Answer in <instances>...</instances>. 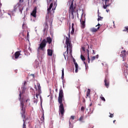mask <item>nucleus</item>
Masks as SVG:
<instances>
[{
	"instance_id": "f257e3e1",
	"label": "nucleus",
	"mask_w": 128,
	"mask_h": 128,
	"mask_svg": "<svg viewBox=\"0 0 128 128\" xmlns=\"http://www.w3.org/2000/svg\"><path fill=\"white\" fill-rule=\"evenodd\" d=\"M62 100H64V90H62V89L61 88L60 89L58 102L60 104L59 106V111L62 116H64V107Z\"/></svg>"
},
{
	"instance_id": "f03ea898",
	"label": "nucleus",
	"mask_w": 128,
	"mask_h": 128,
	"mask_svg": "<svg viewBox=\"0 0 128 128\" xmlns=\"http://www.w3.org/2000/svg\"><path fill=\"white\" fill-rule=\"evenodd\" d=\"M52 42V40L50 37H47L46 40V39L43 40L38 48V52L39 50H42L44 52V48L46 46V43L48 42L49 44H50Z\"/></svg>"
},
{
	"instance_id": "7ed1b4c3",
	"label": "nucleus",
	"mask_w": 128,
	"mask_h": 128,
	"mask_svg": "<svg viewBox=\"0 0 128 128\" xmlns=\"http://www.w3.org/2000/svg\"><path fill=\"white\" fill-rule=\"evenodd\" d=\"M78 10L76 8V6L74 5V0H72L69 7V14H71L72 20L74 18V14H76V12L78 14Z\"/></svg>"
},
{
	"instance_id": "20e7f679",
	"label": "nucleus",
	"mask_w": 128,
	"mask_h": 128,
	"mask_svg": "<svg viewBox=\"0 0 128 128\" xmlns=\"http://www.w3.org/2000/svg\"><path fill=\"white\" fill-rule=\"evenodd\" d=\"M28 102H30V100L27 99L25 102L22 101L20 102L21 114L23 118H26V108Z\"/></svg>"
},
{
	"instance_id": "39448f33",
	"label": "nucleus",
	"mask_w": 128,
	"mask_h": 128,
	"mask_svg": "<svg viewBox=\"0 0 128 128\" xmlns=\"http://www.w3.org/2000/svg\"><path fill=\"white\" fill-rule=\"evenodd\" d=\"M71 42L70 40V38L68 37H66V50L64 52H67V54H68V48H69V50L70 52H72V46Z\"/></svg>"
},
{
	"instance_id": "423d86ee",
	"label": "nucleus",
	"mask_w": 128,
	"mask_h": 128,
	"mask_svg": "<svg viewBox=\"0 0 128 128\" xmlns=\"http://www.w3.org/2000/svg\"><path fill=\"white\" fill-rule=\"evenodd\" d=\"M37 86L38 88V92H36V98H38V96L42 94V87L40 86V83H37Z\"/></svg>"
},
{
	"instance_id": "0eeeda50",
	"label": "nucleus",
	"mask_w": 128,
	"mask_h": 128,
	"mask_svg": "<svg viewBox=\"0 0 128 128\" xmlns=\"http://www.w3.org/2000/svg\"><path fill=\"white\" fill-rule=\"evenodd\" d=\"M100 26H101L100 24H98V25L96 26H96H98L97 28H92L90 29V32H98V30H100Z\"/></svg>"
},
{
	"instance_id": "6e6552de",
	"label": "nucleus",
	"mask_w": 128,
	"mask_h": 128,
	"mask_svg": "<svg viewBox=\"0 0 128 128\" xmlns=\"http://www.w3.org/2000/svg\"><path fill=\"white\" fill-rule=\"evenodd\" d=\"M114 0H110L111 2H113ZM102 2H104L105 4H103V8L106 10L108 6H110V4H108V2H110V0H102Z\"/></svg>"
},
{
	"instance_id": "1a4fd4ad",
	"label": "nucleus",
	"mask_w": 128,
	"mask_h": 128,
	"mask_svg": "<svg viewBox=\"0 0 128 128\" xmlns=\"http://www.w3.org/2000/svg\"><path fill=\"white\" fill-rule=\"evenodd\" d=\"M31 16H34V18H36V7L34 8L32 12L31 13Z\"/></svg>"
},
{
	"instance_id": "9d476101",
	"label": "nucleus",
	"mask_w": 128,
	"mask_h": 128,
	"mask_svg": "<svg viewBox=\"0 0 128 128\" xmlns=\"http://www.w3.org/2000/svg\"><path fill=\"white\" fill-rule=\"evenodd\" d=\"M22 51H18L16 52L14 54V58L15 60H18V57L20 56V52Z\"/></svg>"
},
{
	"instance_id": "9b49d317",
	"label": "nucleus",
	"mask_w": 128,
	"mask_h": 128,
	"mask_svg": "<svg viewBox=\"0 0 128 128\" xmlns=\"http://www.w3.org/2000/svg\"><path fill=\"white\" fill-rule=\"evenodd\" d=\"M81 24V28L84 29L86 28V20H80Z\"/></svg>"
},
{
	"instance_id": "f8f14e48",
	"label": "nucleus",
	"mask_w": 128,
	"mask_h": 128,
	"mask_svg": "<svg viewBox=\"0 0 128 128\" xmlns=\"http://www.w3.org/2000/svg\"><path fill=\"white\" fill-rule=\"evenodd\" d=\"M104 82L106 88H108V86H110V80L106 78Z\"/></svg>"
},
{
	"instance_id": "ddd939ff",
	"label": "nucleus",
	"mask_w": 128,
	"mask_h": 128,
	"mask_svg": "<svg viewBox=\"0 0 128 128\" xmlns=\"http://www.w3.org/2000/svg\"><path fill=\"white\" fill-rule=\"evenodd\" d=\"M52 2L50 3L49 8H48V14H50V10L52 8Z\"/></svg>"
},
{
	"instance_id": "4468645a",
	"label": "nucleus",
	"mask_w": 128,
	"mask_h": 128,
	"mask_svg": "<svg viewBox=\"0 0 128 128\" xmlns=\"http://www.w3.org/2000/svg\"><path fill=\"white\" fill-rule=\"evenodd\" d=\"M20 6H20L19 4H16V5L14 6L13 11L16 12V10H18V8H20Z\"/></svg>"
},
{
	"instance_id": "2eb2a0df",
	"label": "nucleus",
	"mask_w": 128,
	"mask_h": 128,
	"mask_svg": "<svg viewBox=\"0 0 128 128\" xmlns=\"http://www.w3.org/2000/svg\"><path fill=\"white\" fill-rule=\"evenodd\" d=\"M48 16H46V22H45V28H48Z\"/></svg>"
},
{
	"instance_id": "dca6fc26",
	"label": "nucleus",
	"mask_w": 128,
	"mask_h": 128,
	"mask_svg": "<svg viewBox=\"0 0 128 128\" xmlns=\"http://www.w3.org/2000/svg\"><path fill=\"white\" fill-rule=\"evenodd\" d=\"M48 54L50 56H52V50L48 49Z\"/></svg>"
},
{
	"instance_id": "f3484780",
	"label": "nucleus",
	"mask_w": 128,
	"mask_h": 128,
	"mask_svg": "<svg viewBox=\"0 0 128 128\" xmlns=\"http://www.w3.org/2000/svg\"><path fill=\"white\" fill-rule=\"evenodd\" d=\"M75 66V72H78V63H75L74 64Z\"/></svg>"
},
{
	"instance_id": "a211bd4d",
	"label": "nucleus",
	"mask_w": 128,
	"mask_h": 128,
	"mask_svg": "<svg viewBox=\"0 0 128 128\" xmlns=\"http://www.w3.org/2000/svg\"><path fill=\"white\" fill-rule=\"evenodd\" d=\"M86 96L88 98L90 97V89H88Z\"/></svg>"
},
{
	"instance_id": "6ab92c4d",
	"label": "nucleus",
	"mask_w": 128,
	"mask_h": 128,
	"mask_svg": "<svg viewBox=\"0 0 128 128\" xmlns=\"http://www.w3.org/2000/svg\"><path fill=\"white\" fill-rule=\"evenodd\" d=\"M40 120H42V122H44V113L42 114V116L40 118Z\"/></svg>"
},
{
	"instance_id": "aec40b11",
	"label": "nucleus",
	"mask_w": 128,
	"mask_h": 128,
	"mask_svg": "<svg viewBox=\"0 0 128 128\" xmlns=\"http://www.w3.org/2000/svg\"><path fill=\"white\" fill-rule=\"evenodd\" d=\"M86 50L88 54V62L90 64V50L88 49Z\"/></svg>"
},
{
	"instance_id": "412c9836",
	"label": "nucleus",
	"mask_w": 128,
	"mask_h": 128,
	"mask_svg": "<svg viewBox=\"0 0 128 128\" xmlns=\"http://www.w3.org/2000/svg\"><path fill=\"white\" fill-rule=\"evenodd\" d=\"M124 74L126 76H126H128V70H124Z\"/></svg>"
},
{
	"instance_id": "4be33fe9",
	"label": "nucleus",
	"mask_w": 128,
	"mask_h": 128,
	"mask_svg": "<svg viewBox=\"0 0 128 128\" xmlns=\"http://www.w3.org/2000/svg\"><path fill=\"white\" fill-rule=\"evenodd\" d=\"M24 0H20L19 2H18V4H19V6H22V3L24 2Z\"/></svg>"
},
{
	"instance_id": "5701e85b",
	"label": "nucleus",
	"mask_w": 128,
	"mask_h": 128,
	"mask_svg": "<svg viewBox=\"0 0 128 128\" xmlns=\"http://www.w3.org/2000/svg\"><path fill=\"white\" fill-rule=\"evenodd\" d=\"M102 18H104L100 16L98 14V22H100V20H102Z\"/></svg>"
},
{
	"instance_id": "b1692460",
	"label": "nucleus",
	"mask_w": 128,
	"mask_h": 128,
	"mask_svg": "<svg viewBox=\"0 0 128 128\" xmlns=\"http://www.w3.org/2000/svg\"><path fill=\"white\" fill-rule=\"evenodd\" d=\"M80 58L82 60L83 62H84V60H86V58H84V56L81 55L80 56Z\"/></svg>"
},
{
	"instance_id": "393cba45",
	"label": "nucleus",
	"mask_w": 128,
	"mask_h": 128,
	"mask_svg": "<svg viewBox=\"0 0 128 128\" xmlns=\"http://www.w3.org/2000/svg\"><path fill=\"white\" fill-rule=\"evenodd\" d=\"M64 69H62V80H64Z\"/></svg>"
},
{
	"instance_id": "a878e982",
	"label": "nucleus",
	"mask_w": 128,
	"mask_h": 128,
	"mask_svg": "<svg viewBox=\"0 0 128 128\" xmlns=\"http://www.w3.org/2000/svg\"><path fill=\"white\" fill-rule=\"evenodd\" d=\"M69 128H74V125H72V123L70 122V121H69Z\"/></svg>"
},
{
	"instance_id": "bb28decb",
	"label": "nucleus",
	"mask_w": 128,
	"mask_h": 128,
	"mask_svg": "<svg viewBox=\"0 0 128 128\" xmlns=\"http://www.w3.org/2000/svg\"><path fill=\"white\" fill-rule=\"evenodd\" d=\"M96 56H92V58H91V60H91V62H94V60H96Z\"/></svg>"
},
{
	"instance_id": "cd10ccee",
	"label": "nucleus",
	"mask_w": 128,
	"mask_h": 128,
	"mask_svg": "<svg viewBox=\"0 0 128 128\" xmlns=\"http://www.w3.org/2000/svg\"><path fill=\"white\" fill-rule=\"evenodd\" d=\"M123 32H128V26L124 27V29L123 30Z\"/></svg>"
},
{
	"instance_id": "c85d7f7f",
	"label": "nucleus",
	"mask_w": 128,
	"mask_h": 128,
	"mask_svg": "<svg viewBox=\"0 0 128 128\" xmlns=\"http://www.w3.org/2000/svg\"><path fill=\"white\" fill-rule=\"evenodd\" d=\"M100 98L102 100H103V102H106V99L104 98V96H100Z\"/></svg>"
},
{
	"instance_id": "c756f323",
	"label": "nucleus",
	"mask_w": 128,
	"mask_h": 128,
	"mask_svg": "<svg viewBox=\"0 0 128 128\" xmlns=\"http://www.w3.org/2000/svg\"><path fill=\"white\" fill-rule=\"evenodd\" d=\"M24 123H23V128H26V121H24V120H23Z\"/></svg>"
},
{
	"instance_id": "7c9ffc66",
	"label": "nucleus",
	"mask_w": 128,
	"mask_h": 128,
	"mask_svg": "<svg viewBox=\"0 0 128 128\" xmlns=\"http://www.w3.org/2000/svg\"><path fill=\"white\" fill-rule=\"evenodd\" d=\"M22 92H26V87H22Z\"/></svg>"
},
{
	"instance_id": "2f4dec72",
	"label": "nucleus",
	"mask_w": 128,
	"mask_h": 128,
	"mask_svg": "<svg viewBox=\"0 0 128 128\" xmlns=\"http://www.w3.org/2000/svg\"><path fill=\"white\" fill-rule=\"evenodd\" d=\"M74 28L72 29V30L70 32V34H74Z\"/></svg>"
},
{
	"instance_id": "473e14b6",
	"label": "nucleus",
	"mask_w": 128,
	"mask_h": 128,
	"mask_svg": "<svg viewBox=\"0 0 128 128\" xmlns=\"http://www.w3.org/2000/svg\"><path fill=\"white\" fill-rule=\"evenodd\" d=\"M19 96H20V98H19V100H22V94L20 92V94H19Z\"/></svg>"
},
{
	"instance_id": "72a5a7b5",
	"label": "nucleus",
	"mask_w": 128,
	"mask_h": 128,
	"mask_svg": "<svg viewBox=\"0 0 128 128\" xmlns=\"http://www.w3.org/2000/svg\"><path fill=\"white\" fill-rule=\"evenodd\" d=\"M83 118H84V117H83L82 116H81L80 118H79V120H80V122H82V120H83Z\"/></svg>"
},
{
	"instance_id": "f704fd0d",
	"label": "nucleus",
	"mask_w": 128,
	"mask_h": 128,
	"mask_svg": "<svg viewBox=\"0 0 128 128\" xmlns=\"http://www.w3.org/2000/svg\"><path fill=\"white\" fill-rule=\"evenodd\" d=\"M49 22H50V24H52V19H50L49 20Z\"/></svg>"
},
{
	"instance_id": "c9c22d12",
	"label": "nucleus",
	"mask_w": 128,
	"mask_h": 128,
	"mask_svg": "<svg viewBox=\"0 0 128 128\" xmlns=\"http://www.w3.org/2000/svg\"><path fill=\"white\" fill-rule=\"evenodd\" d=\"M81 111H82V112H84V106H82L81 108Z\"/></svg>"
},
{
	"instance_id": "e433bc0d",
	"label": "nucleus",
	"mask_w": 128,
	"mask_h": 128,
	"mask_svg": "<svg viewBox=\"0 0 128 128\" xmlns=\"http://www.w3.org/2000/svg\"><path fill=\"white\" fill-rule=\"evenodd\" d=\"M110 116H109L110 118H114V114H112L110 113Z\"/></svg>"
},
{
	"instance_id": "4c0bfd02",
	"label": "nucleus",
	"mask_w": 128,
	"mask_h": 128,
	"mask_svg": "<svg viewBox=\"0 0 128 128\" xmlns=\"http://www.w3.org/2000/svg\"><path fill=\"white\" fill-rule=\"evenodd\" d=\"M26 84V82L24 81V82L23 87H25Z\"/></svg>"
},
{
	"instance_id": "58836bf2",
	"label": "nucleus",
	"mask_w": 128,
	"mask_h": 128,
	"mask_svg": "<svg viewBox=\"0 0 128 128\" xmlns=\"http://www.w3.org/2000/svg\"><path fill=\"white\" fill-rule=\"evenodd\" d=\"M82 49L83 52H86V48H84V47H82Z\"/></svg>"
},
{
	"instance_id": "ea45409f",
	"label": "nucleus",
	"mask_w": 128,
	"mask_h": 128,
	"mask_svg": "<svg viewBox=\"0 0 128 128\" xmlns=\"http://www.w3.org/2000/svg\"><path fill=\"white\" fill-rule=\"evenodd\" d=\"M74 118H76V116H70L71 120H74Z\"/></svg>"
},
{
	"instance_id": "a19ab883",
	"label": "nucleus",
	"mask_w": 128,
	"mask_h": 128,
	"mask_svg": "<svg viewBox=\"0 0 128 128\" xmlns=\"http://www.w3.org/2000/svg\"><path fill=\"white\" fill-rule=\"evenodd\" d=\"M34 88H35V90H37L38 92V88H36V85L34 86Z\"/></svg>"
},
{
	"instance_id": "79ce46f5",
	"label": "nucleus",
	"mask_w": 128,
	"mask_h": 128,
	"mask_svg": "<svg viewBox=\"0 0 128 128\" xmlns=\"http://www.w3.org/2000/svg\"><path fill=\"white\" fill-rule=\"evenodd\" d=\"M74 24L72 23V28H74Z\"/></svg>"
},
{
	"instance_id": "37998d69",
	"label": "nucleus",
	"mask_w": 128,
	"mask_h": 128,
	"mask_svg": "<svg viewBox=\"0 0 128 128\" xmlns=\"http://www.w3.org/2000/svg\"><path fill=\"white\" fill-rule=\"evenodd\" d=\"M52 0H49V2H48V4L49 2V4H52Z\"/></svg>"
},
{
	"instance_id": "c03bdc74",
	"label": "nucleus",
	"mask_w": 128,
	"mask_h": 128,
	"mask_svg": "<svg viewBox=\"0 0 128 128\" xmlns=\"http://www.w3.org/2000/svg\"><path fill=\"white\" fill-rule=\"evenodd\" d=\"M73 62L74 63V64H76V60L74 59L73 60Z\"/></svg>"
},
{
	"instance_id": "a18cd8bd",
	"label": "nucleus",
	"mask_w": 128,
	"mask_h": 128,
	"mask_svg": "<svg viewBox=\"0 0 128 128\" xmlns=\"http://www.w3.org/2000/svg\"><path fill=\"white\" fill-rule=\"evenodd\" d=\"M19 10H20V12H21V14H22V9L20 8Z\"/></svg>"
},
{
	"instance_id": "49530a36",
	"label": "nucleus",
	"mask_w": 128,
	"mask_h": 128,
	"mask_svg": "<svg viewBox=\"0 0 128 128\" xmlns=\"http://www.w3.org/2000/svg\"><path fill=\"white\" fill-rule=\"evenodd\" d=\"M96 56V58H98V54H97Z\"/></svg>"
},
{
	"instance_id": "de8ad7c7",
	"label": "nucleus",
	"mask_w": 128,
	"mask_h": 128,
	"mask_svg": "<svg viewBox=\"0 0 128 128\" xmlns=\"http://www.w3.org/2000/svg\"><path fill=\"white\" fill-rule=\"evenodd\" d=\"M36 63L37 64H38L36 66L37 67L38 66V62H36Z\"/></svg>"
},
{
	"instance_id": "09e8293b",
	"label": "nucleus",
	"mask_w": 128,
	"mask_h": 128,
	"mask_svg": "<svg viewBox=\"0 0 128 128\" xmlns=\"http://www.w3.org/2000/svg\"><path fill=\"white\" fill-rule=\"evenodd\" d=\"M93 52V54H96V52L94 51V50H92Z\"/></svg>"
},
{
	"instance_id": "8fccbe9b",
	"label": "nucleus",
	"mask_w": 128,
	"mask_h": 128,
	"mask_svg": "<svg viewBox=\"0 0 128 128\" xmlns=\"http://www.w3.org/2000/svg\"><path fill=\"white\" fill-rule=\"evenodd\" d=\"M106 12H110V10H106Z\"/></svg>"
},
{
	"instance_id": "3c124183",
	"label": "nucleus",
	"mask_w": 128,
	"mask_h": 128,
	"mask_svg": "<svg viewBox=\"0 0 128 128\" xmlns=\"http://www.w3.org/2000/svg\"><path fill=\"white\" fill-rule=\"evenodd\" d=\"M84 64H86V62H84Z\"/></svg>"
},
{
	"instance_id": "603ef678",
	"label": "nucleus",
	"mask_w": 128,
	"mask_h": 128,
	"mask_svg": "<svg viewBox=\"0 0 128 128\" xmlns=\"http://www.w3.org/2000/svg\"><path fill=\"white\" fill-rule=\"evenodd\" d=\"M56 92H58V88H56Z\"/></svg>"
},
{
	"instance_id": "864d4df0",
	"label": "nucleus",
	"mask_w": 128,
	"mask_h": 128,
	"mask_svg": "<svg viewBox=\"0 0 128 128\" xmlns=\"http://www.w3.org/2000/svg\"><path fill=\"white\" fill-rule=\"evenodd\" d=\"M92 106V104H90V106Z\"/></svg>"
},
{
	"instance_id": "5fc2aeb1",
	"label": "nucleus",
	"mask_w": 128,
	"mask_h": 128,
	"mask_svg": "<svg viewBox=\"0 0 128 128\" xmlns=\"http://www.w3.org/2000/svg\"><path fill=\"white\" fill-rule=\"evenodd\" d=\"M52 10H56V8H52Z\"/></svg>"
},
{
	"instance_id": "6e6d98bb",
	"label": "nucleus",
	"mask_w": 128,
	"mask_h": 128,
	"mask_svg": "<svg viewBox=\"0 0 128 128\" xmlns=\"http://www.w3.org/2000/svg\"><path fill=\"white\" fill-rule=\"evenodd\" d=\"M27 36L28 38V32Z\"/></svg>"
},
{
	"instance_id": "4d7b16f0",
	"label": "nucleus",
	"mask_w": 128,
	"mask_h": 128,
	"mask_svg": "<svg viewBox=\"0 0 128 128\" xmlns=\"http://www.w3.org/2000/svg\"><path fill=\"white\" fill-rule=\"evenodd\" d=\"M116 122V120H114V121H113V122H114H114Z\"/></svg>"
},
{
	"instance_id": "13d9d810",
	"label": "nucleus",
	"mask_w": 128,
	"mask_h": 128,
	"mask_svg": "<svg viewBox=\"0 0 128 128\" xmlns=\"http://www.w3.org/2000/svg\"><path fill=\"white\" fill-rule=\"evenodd\" d=\"M24 26V24H22V26Z\"/></svg>"
},
{
	"instance_id": "bf43d9fd",
	"label": "nucleus",
	"mask_w": 128,
	"mask_h": 128,
	"mask_svg": "<svg viewBox=\"0 0 128 128\" xmlns=\"http://www.w3.org/2000/svg\"><path fill=\"white\" fill-rule=\"evenodd\" d=\"M100 12V10H98V12Z\"/></svg>"
},
{
	"instance_id": "052dcab7",
	"label": "nucleus",
	"mask_w": 128,
	"mask_h": 128,
	"mask_svg": "<svg viewBox=\"0 0 128 128\" xmlns=\"http://www.w3.org/2000/svg\"><path fill=\"white\" fill-rule=\"evenodd\" d=\"M64 56H66L64 55Z\"/></svg>"
},
{
	"instance_id": "680f3d73",
	"label": "nucleus",
	"mask_w": 128,
	"mask_h": 128,
	"mask_svg": "<svg viewBox=\"0 0 128 128\" xmlns=\"http://www.w3.org/2000/svg\"><path fill=\"white\" fill-rule=\"evenodd\" d=\"M113 24H114V22H113Z\"/></svg>"
},
{
	"instance_id": "e2e57ef3",
	"label": "nucleus",
	"mask_w": 128,
	"mask_h": 128,
	"mask_svg": "<svg viewBox=\"0 0 128 128\" xmlns=\"http://www.w3.org/2000/svg\"><path fill=\"white\" fill-rule=\"evenodd\" d=\"M70 35H69V38H70Z\"/></svg>"
},
{
	"instance_id": "0e129e2a",
	"label": "nucleus",
	"mask_w": 128,
	"mask_h": 128,
	"mask_svg": "<svg viewBox=\"0 0 128 128\" xmlns=\"http://www.w3.org/2000/svg\"><path fill=\"white\" fill-rule=\"evenodd\" d=\"M12 58H14V57H12Z\"/></svg>"
}]
</instances>
